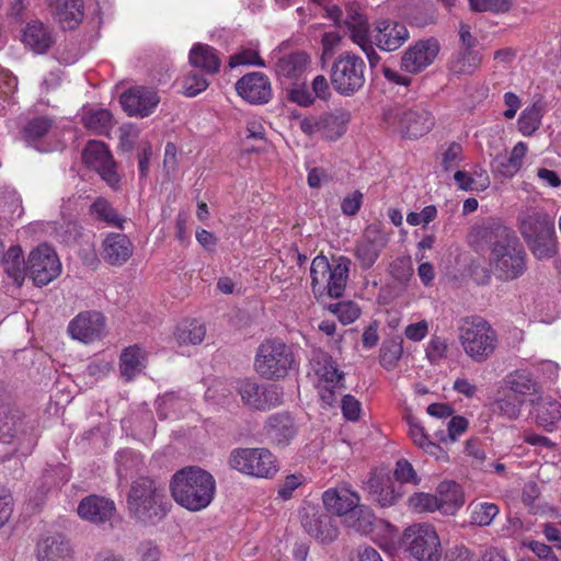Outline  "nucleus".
Masks as SVG:
<instances>
[{
  "instance_id": "nucleus-37",
  "label": "nucleus",
  "mask_w": 561,
  "mask_h": 561,
  "mask_svg": "<svg viewBox=\"0 0 561 561\" xmlns=\"http://www.w3.org/2000/svg\"><path fill=\"white\" fill-rule=\"evenodd\" d=\"M69 543L62 535L54 534L43 538L37 546L38 561H58L69 554Z\"/></svg>"
},
{
  "instance_id": "nucleus-5",
  "label": "nucleus",
  "mask_w": 561,
  "mask_h": 561,
  "mask_svg": "<svg viewBox=\"0 0 561 561\" xmlns=\"http://www.w3.org/2000/svg\"><path fill=\"white\" fill-rule=\"evenodd\" d=\"M518 221L520 234L537 259H549L557 253L554 221L549 215L527 210L519 215Z\"/></svg>"
},
{
  "instance_id": "nucleus-43",
  "label": "nucleus",
  "mask_w": 561,
  "mask_h": 561,
  "mask_svg": "<svg viewBox=\"0 0 561 561\" xmlns=\"http://www.w3.org/2000/svg\"><path fill=\"white\" fill-rule=\"evenodd\" d=\"M507 387L515 393L523 396L537 394L539 387L531 378L530 374L524 369H517L508 374L505 378Z\"/></svg>"
},
{
  "instance_id": "nucleus-44",
  "label": "nucleus",
  "mask_w": 561,
  "mask_h": 561,
  "mask_svg": "<svg viewBox=\"0 0 561 561\" xmlns=\"http://www.w3.org/2000/svg\"><path fill=\"white\" fill-rule=\"evenodd\" d=\"M205 334V324L197 320H191L184 321L178 327L175 336L181 344L196 345L204 340Z\"/></svg>"
},
{
  "instance_id": "nucleus-52",
  "label": "nucleus",
  "mask_w": 561,
  "mask_h": 561,
  "mask_svg": "<svg viewBox=\"0 0 561 561\" xmlns=\"http://www.w3.org/2000/svg\"><path fill=\"white\" fill-rule=\"evenodd\" d=\"M21 426L20 419L14 413H0V442L8 444L16 436Z\"/></svg>"
},
{
  "instance_id": "nucleus-40",
  "label": "nucleus",
  "mask_w": 561,
  "mask_h": 561,
  "mask_svg": "<svg viewBox=\"0 0 561 561\" xmlns=\"http://www.w3.org/2000/svg\"><path fill=\"white\" fill-rule=\"evenodd\" d=\"M454 181L461 191L483 192L490 186V178L488 172L474 167L471 172L465 170H456Z\"/></svg>"
},
{
  "instance_id": "nucleus-27",
  "label": "nucleus",
  "mask_w": 561,
  "mask_h": 561,
  "mask_svg": "<svg viewBox=\"0 0 561 561\" xmlns=\"http://www.w3.org/2000/svg\"><path fill=\"white\" fill-rule=\"evenodd\" d=\"M371 499L382 507L392 506L400 497V491L388 473L374 471L366 482Z\"/></svg>"
},
{
  "instance_id": "nucleus-23",
  "label": "nucleus",
  "mask_w": 561,
  "mask_h": 561,
  "mask_svg": "<svg viewBox=\"0 0 561 561\" xmlns=\"http://www.w3.org/2000/svg\"><path fill=\"white\" fill-rule=\"evenodd\" d=\"M327 15L334 21L336 25H345L350 31V37L353 43L357 42L359 37H366L369 35L368 21L360 8L356 4H347L345 12L337 5H331L327 8Z\"/></svg>"
},
{
  "instance_id": "nucleus-61",
  "label": "nucleus",
  "mask_w": 561,
  "mask_h": 561,
  "mask_svg": "<svg viewBox=\"0 0 561 561\" xmlns=\"http://www.w3.org/2000/svg\"><path fill=\"white\" fill-rule=\"evenodd\" d=\"M402 353L403 350L400 344L392 343L390 345L382 346L380 351V364L390 369L401 358Z\"/></svg>"
},
{
  "instance_id": "nucleus-11",
  "label": "nucleus",
  "mask_w": 561,
  "mask_h": 561,
  "mask_svg": "<svg viewBox=\"0 0 561 561\" xmlns=\"http://www.w3.org/2000/svg\"><path fill=\"white\" fill-rule=\"evenodd\" d=\"M365 71L366 65L360 57L344 53L335 59L331 67V84L339 94L353 95L364 87Z\"/></svg>"
},
{
  "instance_id": "nucleus-60",
  "label": "nucleus",
  "mask_w": 561,
  "mask_h": 561,
  "mask_svg": "<svg viewBox=\"0 0 561 561\" xmlns=\"http://www.w3.org/2000/svg\"><path fill=\"white\" fill-rule=\"evenodd\" d=\"M394 477L402 483L419 484L420 482L413 466L407 459H400L397 461Z\"/></svg>"
},
{
  "instance_id": "nucleus-34",
  "label": "nucleus",
  "mask_w": 561,
  "mask_h": 561,
  "mask_svg": "<svg viewBox=\"0 0 561 561\" xmlns=\"http://www.w3.org/2000/svg\"><path fill=\"white\" fill-rule=\"evenodd\" d=\"M188 60L193 67L201 68L207 73H217L221 66L217 50L202 43L193 45L188 54Z\"/></svg>"
},
{
  "instance_id": "nucleus-49",
  "label": "nucleus",
  "mask_w": 561,
  "mask_h": 561,
  "mask_svg": "<svg viewBox=\"0 0 561 561\" xmlns=\"http://www.w3.org/2000/svg\"><path fill=\"white\" fill-rule=\"evenodd\" d=\"M139 455L133 450H121L116 455L117 474L127 478L129 473L137 470L141 465Z\"/></svg>"
},
{
  "instance_id": "nucleus-18",
  "label": "nucleus",
  "mask_w": 561,
  "mask_h": 561,
  "mask_svg": "<svg viewBox=\"0 0 561 561\" xmlns=\"http://www.w3.org/2000/svg\"><path fill=\"white\" fill-rule=\"evenodd\" d=\"M388 243L387 234L377 225L368 226L357 241L354 255L364 270H369Z\"/></svg>"
},
{
  "instance_id": "nucleus-39",
  "label": "nucleus",
  "mask_w": 561,
  "mask_h": 561,
  "mask_svg": "<svg viewBox=\"0 0 561 561\" xmlns=\"http://www.w3.org/2000/svg\"><path fill=\"white\" fill-rule=\"evenodd\" d=\"M407 422L409 426V436L420 449L438 460L447 458V454L440 448L439 445L430 439L428 435L425 433L424 427L415 417L408 416Z\"/></svg>"
},
{
  "instance_id": "nucleus-8",
  "label": "nucleus",
  "mask_w": 561,
  "mask_h": 561,
  "mask_svg": "<svg viewBox=\"0 0 561 561\" xmlns=\"http://www.w3.org/2000/svg\"><path fill=\"white\" fill-rule=\"evenodd\" d=\"M294 366V353L284 342L267 340L259 346L254 368L261 377L265 379H282L288 375Z\"/></svg>"
},
{
  "instance_id": "nucleus-28",
  "label": "nucleus",
  "mask_w": 561,
  "mask_h": 561,
  "mask_svg": "<svg viewBox=\"0 0 561 561\" xmlns=\"http://www.w3.org/2000/svg\"><path fill=\"white\" fill-rule=\"evenodd\" d=\"M77 511L82 519L93 524H103L113 517L115 504L104 496L90 495L79 503Z\"/></svg>"
},
{
  "instance_id": "nucleus-9",
  "label": "nucleus",
  "mask_w": 561,
  "mask_h": 561,
  "mask_svg": "<svg viewBox=\"0 0 561 561\" xmlns=\"http://www.w3.org/2000/svg\"><path fill=\"white\" fill-rule=\"evenodd\" d=\"M228 463L240 473L261 479H271L279 470L276 457L263 447L236 448L230 453Z\"/></svg>"
},
{
  "instance_id": "nucleus-51",
  "label": "nucleus",
  "mask_w": 561,
  "mask_h": 561,
  "mask_svg": "<svg viewBox=\"0 0 561 561\" xmlns=\"http://www.w3.org/2000/svg\"><path fill=\"white\" fill-rule=\"evenodd\" d=\"M408 505L416 513L438 511L439 506L437 496L424 492H419L410 496Z\"/></svg>"
},
{
  "instance_id": "nucleus-64",
  "label": "nucleus",
  "mask_w": 561,
  "mask_h": 561,
  "mask_svg": "<svg viewBox=\"0 0 561 561\" xmlns=\"http://www.w3.org/2000/svg\"><path fill=\"white\" fill-rule=\"evenodd\" d=\"M341 409L344 417L348 421L355 422L360 416V402L351 394L343 397Z\"/></svg>"
},
{
  "instance_id": "nucleus-53",
  "label": "nucleus",
  "mask_w": 561,
  "mask_h": 561,
  "mask_svg": "<svg viewBox=\"0 0 561 561\" xmlns=\"http://www.w3.org/2000/svg\"><path fill=\"white\" fill-rule=\"evenodd\" d=\"M463 160V149L457 142H451L443 152L440 164L444 171L450 172L456 170Z\"/></svg>"
},
{
  "instance_id": "nucleus-25",
  "label": "nucleus",
  "mask_w": 561,
  "mask_h": 561,
  "mask_svg": "<svg viewBox=\"0 0 561 561\" xmlns=\"http://www.w3.org/2000/svg\"><path fill=\"white\" fill-rule=\"evenodd\" d=\"M158 94L145 87L129 89L121 96L124 111L130 116H149L159 104Z\"/></svg>"
},
{
  "instance_id": "nucleus-21",
  "label": "nucleus",
  "mask_w": 561,
  "mask_h": 561,
  "mask_svg": "<svg viewBox=\"0 0 561 561\" xmlns=\"http://www.w3.org/2000/svg\"><path fill=\"white\" fill-rule=\"evenodd\" d=\"M439 51L435 39H422L409 46L401 58V68L409 73H419L433 64Z\"/></svg>"
},
{
  "instance_id": "nucleus-7",
  "label": "nucleus",
  "mask_w": 561,
  "mask_h": 561,
  "mask_svg": "<svg viewBox=\"0 0 561 561\" xmlns=\"http://www.w3.org/2000/svg\"><path fill=\"white\" fill-rule=\"evenodd\" d=\"M351 260L346 256L333 259L332 263L323 255L316 256L310 266L311 287L316 295L327 293L330 297L343 295L348 279Z\"/></svg>"
},
{
  "instance_id": "nucleus-14",
  "label": "nucleus",
  "mask_w": 561,
  "mask_h": 561,
  "mask_svg": "<svg viewBox=\"0 0 561 561\" xmlns=\"http://www.w3.org/2000/svg\"><path fill=\"white\" fill-rule=\"evenodd\" d=\"M300 522L309 536L323 543L337 538L339 530L334 519L318 505L306 503L300 511Z\"/></svg>"
},
{
  "instance_id": "nucleus-45",
  "label": "nucleus",
  "mask_w": 561,
  "mask_h": 561,
  "mask_svg": "<svg viewBox=\"0 0 561 561\" xmlns=\"http://www.w3.org/2000/svg\"><path fill=\"white\" fill-rule=\"evenodd\" d=\"M469 510L471 523L479 526H489L500 513L499 506L489 502H473Z\"/></svg>"
},
{
  "instance_id": "nucleus-13",
  "label": "nucleus",
  "mask_w": 561,
  "mask_h": 561,
  "mask_svg": "<svg viewBox=\"0 0 561 561\" xmlns=\"http://www.w3.org/2000/svg\"><path fill=\"white\" fill-rule=\"evenodd\" d=\"M238 393L242 403L252 410L266 411L282 403L283 391L275 385H260L253 379L239 380Z\"/></svg>"
},
{
  "instance_id": "nucleus-31",
  "label": "nucleus",
  "mask_w": 561,
  "mask_h": 561,
  "mask_svg": "<svg viewBox=\"0 0 561 561\" xmlns=\"http://www.w3.org/2000/svg\"><path fill=\"white\" fill-rule=\"evenodd\" d=\"M54 18L62 28H75L83 19L82 0H47Z\"/></svg>"
},
{
  "instance_id": "nucleus-62",
  "label": "nucleus",
  "mask_w": 561,
  "mask_h": 561,
  "mask_svg": "<svg viewBox=\"0 0 561 561\" xmlns=\"http://www.w3.org/2000/svg\"><path fill=\"white\" fill-rule=\"evenodd\" d=\"M481 64V56L478 51L471 49L466 50L461 58L458 60L456 70L461 73H471Z\"/></svg>"
},
{
  "instance_id": "nucleus-10",
  "label": "nucleus",
  "mask_w": 561,
  "mask_h": 561,
  "mask_svg": "<svg viewBox=\"0 0 561 561\" xmlns=\"http://www.w3.org/2000/svg\"><path fill=\"white\" fill-rule=\"evenodd\" d=\"M314 386L321 401L331 407L336 402L337 393L345 389V374L333 358L319 353L311 360Z\"/></svg>"
},
{
  "instance_id": "nucleus-55",
  "label": "nucleus",
  "mask_w": 561,
  "mask_h": 561,
  "mask_svg": "<svg viewBox=\"0 0 561 561\" xmlns=\"http://www.w3.org/2000/svg\"><path fill=\"white\" fill-rule=\"evenodd\" d=\"M208 85L209 82L203 75L190 72L183 79V94L188 98H194L201 92L205 91Z\"/></svg>"
},
{
  "instance_id": "nucleus-59",
  "label": "nucleus",
  "mask_w": 561,
  "mask_h": 561,
  "mask_svg": "<svg viewBox=\"0 0 561 561\" xmlns=\"http://www.w3.org/2000/svg\"><path fill=\"white\" fill-rule=\"evenodd\" d=\"M470 8L477 12H505L511 7L510 0H469Z\"/></svg>"
},
{
  "instance_id": "nucleus-38",
  "label": "nucleus",
  "mask_w": 561,
  "mask_h": 561,
  "mask_svg": "<svg viewBox=\"0 0 561 561\" xmlns=\"http://www.w3.org/2000/svg\"><path fill=\"white\" fill-rule=\"evenodd\" d=\"M147 364L146 352L137 345L126 347L119 358V369L127 380L139 375Z\"/></svg>"
},
{
  "instance_id": "nucleus-4",
  "label": "nucleus",
  "mask_w": 561,
  "mask_h": 561,
  "mask_svg": "<svg viewBox=\"0 0 561 561\" xmlns=\"http://www.w3.org/2000/svg\"><path fill=\"white\" fill-rule=\"evenodd\" d=\"M129 514L142 524L154 525L167 514L163 489L149 478L136 480L127 497Z\"/></svg>"
},
{
  "instance_id": "nucleus-35",
  "label": "nucleus",
  "mask_w": 561,
  "mask_h": 561,
  "mask_svg": "<svg viewBox=\"0 0 561 561\" xmlns=\"http://www.w3.org/2000/svg\"><path fill=\"white\" fill-rule=\"evenodd\" d=\"M157 412L160 420L178 419L190 409L186 394L168 392L157 399Z\"/></svg>"
},
{
  "instance_id": "nucleus-63",
  "label": "nucleus",
  "mask_w": 561,
  "mask_h": 561,
  "mask_svg": "<svg viewBox=\"0 0 561 561\" xmlns=\"http://www.w3.org/2000/svg\"><path fill=\"white\" fill-rule=\"evenodd\" d=\"M430 332V323L427 320H420L414 323H410L404 329V336L412 342L423 341Z\"/></svg>"
},
{
  "instance_id": "nucleus-54",
  "label": "nucleus",
  "mask_w": 561,
  "mask_h": 561,
  "mask_svg": "<svg viewBox=\"0 0 561 561\" xmlns=\"http://www.w3.org/2000/svg\"><path fill=\"white\" fill-rule=\"evenodd\" d=\"M330 309L343 324L353 323L360 314L359 307L353 301H341Z\"/></svg>"
},
{
  "instance_id": "nucleus-6",
  "label": "nucleus",
  "mask_w": 561,
  "mask_h": 561,
  "mask_svg": "<svg viewBox=\"0 0 561 561\" xmlns=\"http://www.w3.org/2000/svg\"><path fill=\"white\" fill-rule=\"evenodd\" d=\"M458 340L465 354L476 363L488 360L499 343L492 325L482 318H466L458 329Z\"/></svg>"
},
{
  "instance_id": "nucleus-48",
  "label": "nucleus",
  "mask_w": 561,
  "mask_h": 561,
  "mask_svg": "<svg viewBox=\"0 0 561 561\" xmlns=\"http://www.w3.org/2000/svg\"><path fill=\"white\" fill-rule=\"evenodd\" d=\"M448 353V343L445 337L434 335L425 346V356L431 364L438 365Z\"/></svg>"
},
{
  "instance_id": "nucleus-46",
  "label": "nucleus",
  "mask_w": 561,
  "mask_h": 561,
  "mask_svg": "<svg viewBox=\"0 0 561 561\" xmlns=\"http://www.w3.org/2000/svg\"><path fill=\"white\" fill-rule=\"evenodd\" d=\"M91 215L108 225L122 227L123 219L112 205L103 197H98L90 207Z\"/></svg>"
},
{
  "instance_id": "nucleus-3",
  "label": "nucleus",
  "mask_w": 561,
  "mask_h": 561,
  "mask_svg": "<svg viewBox=\"0 0 561 561\" xmlns=\"http://www.w3.org/2000/svg\"><path fill=\"white\" fill-rule=\"evenodd\" d=\"M490 253V268L500 280L511 282L526 271V253L517 237L506 228L500 229Z\"/></svg>"
},
{
  "instance_id": "nucleus-16",
  "label": "nucleus",
  "mask_w": 561,
  "mask_h": 561,
  "mask_svg": "<svg viewBox=\"0 0 561 561\" xmlns=\"http://www.w3.org/2000/svg\"><path fill=\"white\" fill-rule=\"evenodd\" d=\"M82 160L89 168L95 170L110 186L115 187L118 184L119 176L116 172V164L103 142L89 141L83 149Z\"/></svg>"
},
{
  "instance_id": "nucleus-29",
  "label": "nucleus",
  "mask_w": 561,
  "mask_h": 561,
  "mask_svg": "<svg viewBox=\"0 0 561 561\" xmlns=\"http://www.w3.org/2000/svg\"><path fill=\"white\" fill-rule=\"evenodd\" d=\"M102 255L111 265H122L129 260L134 252V245L124 233H110L103 240Z\"/></svg>"
},
{
  "instance_id": "nucleus-17",
  "label": "nucleus",
  "mask_w": 561,
  "mask_h": 561,
  "mask_svg": "<svg viewBox=\"0 0 561 561\" xmlns=\"http://www.w3.org/2000/svg\"><path fill=\"white\" fill-rule=\"evenodd\" d=\"M70 336L82 343H92L106 334V321L98 311H84L76 316L68 325Z\"/></svg>"
},
{
  "instance_id": "nucleus-33",
  "label": "nucleus",
  "mask_w": 561,
  "mask_h": 561,
  "mask_svg": "<svg viewBox=\"0 0 561 561\" xmlns=\"http://www.w3.org/2000/svg\"><path fill=\"white\" fill-rule=\"evenodd\" d=\"M22 41L25 46L37 54L46 53L54 42L48 27L39 21H32L25 26Z\"/></svg>"
},
{
  "instance_id": "nucleus-1",
  "label": "nucleus",
  "mask_w": 561,
  "mask_h": 561,
  "mask_svg": "<svg viewBox=\"0 0 561 561\" xmlns=\"http://www.w3.org/2000/svg\"><path fill=\"white\" fill-rule=\"evenodd\" d=\"M5 272L13 283L22 286L25 276L28 275L38 287L45 286L59 276L61 263L55 250L47 244L34 249L24 263L23 252L20 247H11L5 252Z\"/></svg>"
},
{
  "instance_id": "nucleus-24",
  "label": "nucleus",
  "mask_w": 561,
  "mask_h": 561,
  "mask_svg": "<svg viewBox=\"0 0 561 561\" xmlns=\"http://www.w3.org/2000/svg\"><path fill=\"white\" fill-rule=\"evenodd\" d=\"M238 94L251 104H264L272 98V87L268 78L262 72H251L236 83Z\"/></svg>"
},
{
  "instance_id": "nucleus-22",
  "label": "nucleus",
  "mask_w": 561,
  "mask_h": 561,
  "mask_svg": "<svg viewBox=\"0 0 561 561\" xmlns=\"http://www.w3.org/2000/svg\"><path fill=\"white\" fill-rule=\"evenodd\" d=\"M359 500V495L347 485L330 488L322 494L324 508L337 516H347L357 512L364 514Z\"/></svg>"
},
{
  "instance_id": "nucleus-30",
  "label": "nucleus",
  "mask_w": 561,
  "mask_h": 561,
  "mask_svg": "<svg viewBox=\"0 0 561 561\" xmlns=\"http://www.w3.org/2000/svg\"><path fill=\"white\" fill-rule=\"evenodd\" d=\"M311 58L305 51H294L278 58L275 72L282 80H298L310 68Z\"/></svg>"
},
{
  "instance_id": "nucleus-26",
  "label": "nucleus",
  "mask_w": 561,
  "mask_h": 561,
  "mask_svg": "<svg viewBox=\"0 0 561 561\" xmlns=\"http://www.w3.org/2000/svg\"><path fill=\"white\" fill-rule=\"evenodd\" d=\"M297 424L287 413H275L271 415L264 425L266 438L278 447L289 445L297 435Z\"/></svg>"
},
{
  "instance_id": "nucleus-20",
  "label": "nucleus",
  "mask_w": 561,
  "mask_h": 561,
  "mask_svg": "<svg viewBox=\"0 0 561 561\" xmlns=\"http://www.w3.org/2000/svg\"><path fill=\"white\" fill-rule=\"evenodd\" d=\"M369 35L374 44L385 51L399 49L410 37L404 24L389 19L376 21Z\"/></svg>"
},
{
  "instance_id": "nucleus-42",
  "label": "nucleus",
  "mask_w": 561,
  "mask_h": 561,
  "mask_svg": "<svg viewBox=\"0 0 561 561\" xmlns=\"http://www.w3.org/2000/svg\"><path fill=\"white\" fill-rule=\"evenodd\" d=\"M81 121L88 129L98 134H107L113 127V116L106 108L84 107Z\"/></svg>"
},
{
  "instance_id": "nucleus-47",
  "label": "nucleus",
  "mask_w": 561,
  "mask_h": 561,
  "mask_svg": "<svg viewBox=\"0 0 561 561\" xmlns=\"http://www.w3.org/2000/svg\"><path fill=\"white\" fill-rule=\"evenodd\" d=\"M541 110L537 105L526 107L518 118V129L524 136H530L540 126Z\"/></svg>"
},
{
  "instance_id": "nucleus-12",
  "label": "nucleus",
  "mask_w": 561,
  "mask_h": 561,
  "mask_svg": "<svg viewBox=\"0 0 561 561\" xmlns=\"http://www.w3.org/2000/svg\"><path fill=\"white\" fill-rule=\"evenodd\" d=\"M410 554L417 561H439L442 557L440 540L436 529L430 524H414L403 534Z\"/></svg>"
},
{
  "instance_id": "nucleus-19",
  "label": "nucleus",
  "mask_w": 561,
  "mask_h": 561,
  "mask_svg": "<svg viewBox=\"0 0 561 561\" xmlns=\"http://www.w3.org/2000/svg\"><path fill=\"white\" fill-rule=\"evenodd\" d=\"M347 118L344 114L327 113L321 116L304 118L300 129L308 136H319L328 140H336L346 130Z\"/></svg>"
},
{
  "instance_id": "nucleus-15",
  "label": "nucleus",
  "mask_w": 561,
  "mask_h": 561,
  "mask_svg": "<svg viewBox=\"0 0 561 561\" xmlns=\"http://www.w3.org/2000/svg\"><path fill=\"white\" fill-rule=\"evenodd\" d=\"M391 124L396 125L404 137L417 138L432 129L434 117L424 107L414 106L398 110L391 117Z\"/></svg>"
},
{
  "instance_id": "nucleus-50",
  "label": "nucleus",
  "mask_w": 561,
  "mask_h": 561,
  "mask_svg": "<svg viewBox=\"0 0 561 561\" xmlns=\"http://www.w3.org/2000/svg\"><path fill=\"white\" fill-rule=\"evenodd\" d=\"M51 126V119L45 116L31 119L24 127L25 140L31 144L32 141L44 137L50 130Z\"/></svg>"
},
{
  "instance_id": "nucleus-2",
  "label": "nucleus",
  "mask_w": 561,
  "mask_h": 561,
  "mask_svg": "<svg viewBox=\"0 0 561 561\" xmlns=\"http://www.w3.org/2000/svg\"><path fill=\"white\" fill-rule=\"evenodd\" d=\"M174 501L182 507L198 512L206 508L216 492L215 478L199 467H186L174 473L170 483Z\"/></svg>"
},
{
  "instance_id": "nucleus-41",
  "label": "nucleus",
  "mask_w": 561,
  "mask_h": 561,
  "mask_svg": "<svg viewBox=\"0 0 561 561\" xmlns=\"http://www.w3.org/2000/svg\"><path fill=\"white\" fill-rule=\"evenodd\" d=\"M535 414L537 424L551 431L561 421V403L551 397L540 398Z\"/></svg>"
},
{
  "instance_id": "nucleus-36",
  "label": "nucleus",
  "mask_w": 561,
  "mask_h": 561,
  "mask_svg": "<svg viewBox=\"0 0 561 561\" xmlns=\"http://www.w3.org/2000/svg\"><path fill=\"white\" fill-rule=\"evenodd\" d=\"M438 511L454 515L465 503L460 486L453 481H444L437 488Z\"/></svg>"
},
{
  "instance_id": "nucleus-56",
  "label": "nucleus",
  "mask_w": 561,
  "mask_h": 561,
  "mask_svg": "<svg viewBox=\"0 0 561 561\" xmlns=\"http://www.w3.org/2000/svg\"><path fill=\"white\" fill-rule=\"evenodd\" d=\"M523 401L515 396H506L495 402V410L503 416L515 420L519 416Z\"/></svg>"
},
{
  "instance_id": "nucleus-58",
  "label": "nucleus",
  "mask_w": 561,
  "mask_h": 561,
  "mask_svg": "<svg viewBox=\"0 0 561 561\" xmlns=\"http://www.w3.org/2000/svg\"><path fill=\"white\" fill-rule=\"evenodd\" d=\"M229 66L231 68L238 66H257L265 67L264 61L259 56V53L255 49H242L241 51L232 55L229 59Z\"/></svg>"
},
{
  "instance_id": "nucleus-32",
  "label": "nucleus",
  "mask_w": 561,
  "mask_h": 561,
  "mask_svg": "<svg viewBox=\"0 0 561 561\" xmlns=\"http://www.w3.org/2000/svg\"><path fill=\"white\" fill-rule=\"evenodd\" d=\"M527 145L523 141L517 142L510 154L497 156L492 164L495 173L504 178H513L523 167L527 153Z\"/></svg>"
},
{
  "instance_id": "nucleus-57",
  "label": "nucleus",
  "mask_w": 561,
  "mask_h": 561,
  "mask_svg": "<svg viewBox=\"0 0 561 561\" xmlns=\"http://www.w3.org/2000/svg\"><path fill=\"white\" fill-rule=\"evenodd\" d=\"M18 88V79L10 71L0 67V100L10 104L11 98ZM4 105H0V114Z\"/></svg>"
}]
</instances>
